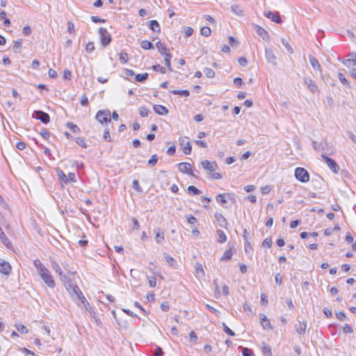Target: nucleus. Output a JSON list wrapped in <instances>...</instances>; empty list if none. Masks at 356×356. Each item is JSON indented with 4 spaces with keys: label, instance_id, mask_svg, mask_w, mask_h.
Masks as SVG:
<instances>
[{
    "label": "nucleus",
    "instance_id": "obj_1",
    "mask_svg": "<svg viewBox=\"0 0 356 356\" xmlns=\"http://www.w3.org/2000/svg\"><path fill=\"white\" fill-rule=\"evenodd\" d=\"M33 265L38 270V273L45 283L49 288H54L56 286L55 281L50 271L42 264L41 261L38 259L33 261Z\"/></svg>",
    "mask_w": 356,
    "mask_h": 356
},
{
    "label": "nucleus",
    "instance_id": "obj_2",
    "mask_svg": "<svg viewBox=\"0 0 356 356\" xmlns=\"http://www.w3.org/2000/svg\"><path fill=\"white\" fill-rule=\"evenodd\" d=\"M202 168L206 170L209 175L210 177L214 179H220L222 176L218 172H215L218 168V165L215 161H209L208 160H204L201 162Z\"/></svg>",
    "mask_w": 356,
    "mask_h": 356
},
{
    "label": "nucleus",
    "instance_id": "obj_3",
    "mask_svg": "<svg viewBox=\"0 0 356 356\" xmlns=\"http://www.w3.org/2000/svg\"><path fill=\"white\" fill-rule=\"evenodd\" d=\"M95 119L102 124H107L111 122V113L108 109L99 111L95 116Z\"/></svg>",
    "mask_w": 356,
    "mask_h": 356
},
{
    "label": "nucleus",
    "instance_id": "obj_4",
    "mask_svg": "<svg viewBox=\"0 0 356 356\" xmlns=\"http://www.w3.org/2000/svg\"><path fill=\"white\" fill-rule=\"evenodd\" d=\"M295 177L302 183H306L309 180V172L303 168H297L295 170Z\"/></svg>",
    "mask_w": 356,
    "mask_h": 356
},
{
    "label": "nucleus",
    "instance_id": "obj_5",
    "mask_svg": "<svg viewBox=\"0 0 356 356\" xmlns=\"http://www.w3.org/2000/svg\"><path fill=\"white\" fill-rule=\"evenodd\" d=\"M99 34L100 35L101 44L104 47L108 45L111 42V35L108 31L103 27H100L99 29Z\"/></svg>",
    "mask_w": 356,
    "mask_h": 356
},
{
    "label": "nucleus",
    "instance_id": "obj_6",
    "mask_svg": "<svg viewBox=\"0 0 356 356\" xmlns=\"http://www.w3.org/2000/svg\"><path fill=\"white\" fill-rule=\"evenodd\" d=\"M65 287L70 295L73 299H76L79 295H81V291L79 289V286L73 283H69L65 284Z\"/></svg>",
    "mask_w": 356,
    "mask_h": 356
},
{
    "label": "nucleus",
    "instance_id": "obj_7",
    "mask_svg": "<svg viewBox=\"0 0 356 356\" xmlns=\"http://www.w3.org/2000/svg\"><path fill=\"white\" fill-rule=\"evenodd\" d=\"M180 145L182 147L183 152L185 154L189 155L191 153V145L188 137L179 138Z\"/></svg>",
    "mask_w": 356,
    "mask_h": 356
},
{
    "label": "nucleus",
    "instance_id": "obj_8",
    "mask_svg": "<svg viewBox=\"0 0 356 356\" xmlns=\"http://www.w3.org/2000/svg\"><path fill=\"white\" fill-rule=\"evenodd\" d=\"M322 159L324 160V161L326 163L327 166L330 168V169L334 173H337L339 171V166L336 161L333 160L332 159L327 156L324 154H321Z\"/></svg>",
    "mask_w": 356,
    "mask_h": 356
},
{
    "label": "nucleus",
    "instance_id": "obj_9",
    "mask_svg": "<svg viewBox=\"0 0 356 356\" xmlns=\"http://www.w3.org/2000/svg\"><path fill=\"white\" fill-rule=\"evenodd\" d=\"M33 118L40 120L44 124H47L50 121V117L48 113L42 111H36L33 113Z\"/></svg>",
    "mask_w": 356,
    "mask_h": 356
},
{
    "label": "nucleus",
    "instance_id": "obj_10",
    "mask_svg": "<svg viewBox=\"0 0 356 356\" xmlns=\"http://www.w3.org/2000/svg\"><path fill=\"white\" fill-rule=\"evenodd\" d=\"M51 268L58 274L62 282H67V277L63 273L59 264L55 261H51Z\"/></svg>",
    "mask_w": 356,
    "mask_h": 356
},
{
    "label": "nucleus",
    "instance_id": "obj_11",
    "mask_svg": "<svg viewBox=\"0 0 356 356\" xmlns=\"http://www.w3.org/2000/svg\"><path fill=\"white\" fill-rule=\"evenodd\" d=\"M265 57L267 61L273 66L277 65V58L271 49H265Z\"/></svg>",
    "mask_w": 356,
    "mask_h": 356
},
{
    "label": "nucleus",
    "instance_id": "obj_12",
    "mask_svg": "<svg viewBox=\"0 0 356 356\" xmlns=\"http://www.w3.org/2000/svg\"><path fill=\"white\" fill-rule=\"evenodd\" d=\"M349 58L343 60V64L348 68L356 67V54L352 53L348 56Z\"/></svg>",
    "mask_w": 356,
    "mask_h": 356
},
{
    "label": "nucleus",
    "instance_id": "obj_13",
    "mask_svg": "<svg viewBox=\"0 0 356 356\" xmlns=\"http://www.w3.org/2000/svg\"><path fill=\"white\" fill-rule=\"evenodd\" d=\"M304 83L307 86L308 89L313 93L318 92V88L315 82L310 78L305 77Z\"/></svg>",
    "mask_w": 356,
    "mask_h": 356
},
{
    "label": "nucleus",
    "instance_id": "obj_14",
    "mask_svg": "<svg viewBox=\"0 0 356 356\" xmlns=\"http://www.w3.org/2000/svg\"><path fill=\"white\" fill-rule=\"evenodd\" d=\"M12 267L10 264L3 260H0V273L6 275H9L11 273Z\"/></svg>",
    "mask_w": 356,
    "mask_h": 356
},
{
    "label": "nucleus",
    "instance_id": "obj_15",
    "mask_svg": "<svg viewBox=\"0 0 356 356\" xmlns=\"http://www.w3.org/2000/svg\"><path fill=\"white\" fill-rule=\"evenodd\" d=\"M253 26L254 31L264 40H269V35L264 29L257 24H254Z\"/></svg>",
    "mask_w": 356,
    "mask_h": 356
},
{
    "label": "nucleus",
    "instance_id": "obj_16",
    "mask_svg": "<svg viewBox=\"0 0 356 356\" xmlns=\"http://www.w3.org/2000/svg\"><path fill=\"white\" fill-rule=\"evenodd\" d=\"M178 169L179 170L185 174L191 175L192 174V166L188 163H180L178 164Z\"/></svg>",
    "mask_w": 356,
    "mask_h": 356
},
{
    "label": "nucleus",
    "instance_id": "obj_17",
    "mask_svg": "<svg viewBox=\"0 0 356 356\" xmlns=\"http://www.w3.org/2000/svg\"><path fill=\"white\" fill-rule=\"evenodd\" d=\"M264 15L277 24H279L282 22L281 17L278 13L268 11L265 12Z\"/></svg>",
    "mask_w": 356,
    "mask_h": 356
},
{
    "label": "nucleus",
    "instance_id": "obj_18",
    "mask_svg": "<svg viewBox=\"0 0 356 356\" xmlns=\"http://www.w3.org/2000/svg\"><path fill=\"white\" fill-rule=\"evenodd\" d=\"M214 217H215L216 220L218 222V224L220 227L227 228L228 222H227L226 218L222 216V213L216 212L214 214Z\"/></svg>",
    "mask_w": 356,
    "mask_h": 356
},
{
    "label": "nucleus",
    "instance_id": "obj_19",
    "mask_svg": "<svg viewBox=\"0 0 356 356\" xmlns=\"http://www.w3.org/2000/svg\"><path fill=\"white\" fill-rule=\"evenodd\" d=\"M155 241L158 244H161L164 241V233L161 228H156L154 229Z\"/></svg>",
    "mask_w": 356,
    "mask_h": 356
},
{
    "label": "nucleus",
    "instance_id": "obj_20",
    "mask_svg": "<svg viewBox=\"0 0 356 356\" xmlns=\"http://www.w3.org/2000/svg\"><path fill=\"white\" fill-rule=\"evenodd\" d=\"M0 240L3 243V244L8 248H10L12 247V243L8 238L6 236L1 227H0Z\"/></svg>",
    "mask_w": 356,
    "mask_h": 356
},
{
    "label": "nucleus",
    "instance_id": "obj_21",
    "mask_svg": "<svg viewBox=\"0 0 356 356\" xmlns=\"http://www.w3.org/2000/svg\"><path fill=\"white\" fill-rule=\"evenodd\" d=\"M295 328L298 334H303L305 333L307 329V323L305 322L298 321V323L295 325Z\"/></svg>",
    "mask_w": 356,
    "mask_h": 356
},
{
    "label": "nucleus",
    "instance_id": "obj_22",
    "mask_svg": "<svg viewBox=\"0 0 356 356\" xmlns=\"http://www.w3.org/2000/svg\"><path fill=\"white\" fill-rule=\"evenodd\" d=\"M154 111L161 115H164L168 113V108L162 105H154Z\"/></svg>",
    "mask_w": 356,
    "mask_h": 356
},
{
    "label": "nucleus",
    "instance_id": "obj_23",
    "mask_svg": "<svg viewBox=\"0 0 356 356\" xmlns=\"http://www.w3.org/2000/svg\"><path fill=\"white\" fill-rule=\"evenodd\" d=\"M259 318H260V323L264 329H266L268 327L272 329L270 321L268 320V318L266 317V316L265 314H261L259 315Z\"/></svg>",
    "mask_w": 356,
    "mask_h": 356
},
{
    "label": "nucleus",
    "instance_id": "obj_24",
    "mask_svg": "<svg viewBox=\"0 0 356 356\" xmlns=\"http://www.w3.org/2000/svg\"><path fill=\"white\" fill-rule=\"evenodd\" d=\"M163 257L167 262V264L174 268H177V261H175V259L171 257L170 254H168V253H163Z\"/></svg>",
    "mask_w": 356,
    "mask_h": 356
},
{
    "label": "nucleus",
    "instance_id": "obj_25",
    "mask_svg": "<svg viewBox=\"0 0 356 356\" xmlns=\"http://www.w3.org/2000/svg\"><path fill=\"white\" fill-rule=\"evenodd\" d=\"M309 60L311 65L312 66V67L314 68V70L321 71V65H320L318 60L316 58H314L312 55H309Z\"/></svg>",
    "mask_w": 356,
    "mask_h": 356
},
{
    "label": "nucleus",
    "instance_id": "obj_26",
    "mask_svg": "<svg viewBox=\"0 0 356 356\" xmlns=\"http://www.w3.org/2000/svg\"><path fill=\"white\" fill-rule=\"evenodd\" d=\"M88 312L90 317L94 320L97 325H101V321L99 318L97 317L95 310L92 307H89Z\"/></svg>",
    "mask_w": 356,
    "mask_h": 356
},
{
    "label": "nucleus",
    "instance_id": "obj_27",
    "mask_svg": "<svg viewBox=\"0 0 356 356\" xmlns=\"http://www.w3.org/2000/svg\"><path fill=\"white\" fill-rule=\"evenodd\" d=\"M149 27L152 31L155 33H160L161 31L160 25L156 20L153 19L149 21Z\"/></svg>",
    "mask_w": 356,
    "mask_h": 356
},
{
    "label": "nucleus",
    "instance_id": "obj_28",
    "mask_svg": "<svg viewBox=\"0 0 356 356\" xmlns=\"http://www.w3.org/2000/svg\"><path fill=\"white\" fill-rule=\"evenodd\" d=\"M234 246L230 247L229 250H227L225 252L224 254L221 257V260L222 261L229 260L232 258V257L234 254Z\"/></svg>",
    "mask_w": 356,
    "mask_h": 356
},
{
    "label": "nucleus",
    "instance_id": "obj_29",
    "mask_svg": "<svg viewBox=\"0 0 356 356\" xmlns=\"http://www.w3.org/2000/svg\"><path fill=\"white\" fill-rule=\"evenodd\" d=\"M216 234L218 236V242L220 243H224L227 241V236L225 232L221 229H218L216 231Z\"/></svg>",
    "mask_w": 356,
    "mask_h": 356
},
{
    "label": "nucleus",
    "instance_id": "obj_30",
    "mask_svg": "<svg viewBox=\"0 0 356 356\" xmlns=\"http://www.w3.org/2000/svg\"><path fill=\"white\" fill-rule=\"evenodd\" d=\"M57 175L60 181L63 182L64 184L69 183V179H67V175H65L63 170H58Z\"/></svg>",
    "mask_w": 356,
    "mask_h": 356
},
{
    "label": "nucleus",
    "instance_id": "obj_31",
    "mask_svg": "<svg viewBox=\"0 0 356 356\" xmlns=\"http://www.w3.org/2000/svg\"><path fill=\"white\" fill-rule=\"evenodd\" d=\"M187 191L188 194L192 195H197L201 193V191H200L197 188L194 186H189L187 188Z\"/></svg>",
    "mask_w": 356,
    "mask_h": 356
},
{
    "label": "nucleus",
    "instance_id": "obj_32",
    "mask_svg": "<svg viewBox=\"0 0 356 356\" xmlns=\"http://www.w3.org/2000/svg\"><path fill=\"white\" fill-rule=\"evenodd\" d=\"M156 46L158 49V51L162 54V55H165V54H167L165 52V51L167 50V48H166V45L162 42H161L160 41H158L156 43Z\"/></svg>",
    "mask_w": 356,
    "mask_h": 356
},
{
    "label": "nucleus",
    "instance_id": "obj_33",
    "mask_svg": "<svg viewBox=\"0 0 356 356\" xmlns=\"http://www.w3.org/2000/svg\"><path fill=\"white\" fill-rule=\"evenodd\" d=\"M66 126L67 128H69L72 132L73 133H79L80 132V129L79 127L74 124L73 122H67V124H66Z\"/></svg>",
    "mask_w": 356,
    "mask_h": 356
},
{
    "label": "nucleus",
    "instance_id": "obj_34",
    "mask_svg": "<svg viewBox=\"0 0 356 356\" xmlns=\"http://www.w3.org/2000/svg\"><path fill=\"white\" fill-rule=\"evenodd\" d=\"M22 39H19L16 41H14V44H13V51L15 52V53H19L20 52V49L22 48Z\"/></svg>",
    "mask_w": 356,
    "mask_h": 356
},
{
    "label": "nucleus",
    "instance_id": "obj_35",
    "mask_svg": "<svg viewBox=\"0 0 356 356\" xmlns=\"http://www.w3.org/2000/svg\"><path fill=\"white\" fill-rule=\"evenodd\" d=\"M171 93L174 95H179L181 96L188 97L190 95V92L188 90H173L170 91Z\"/></svg>",
    "mask_w": 356,
    "mask_h": 356
},
{
    "label": "nucleus",
    "instance_id": "obj_36",
    "mask_svg": "<svg viewBox=\"0 0 356 356\" xmlns=\"http://www.w3.org/2000/svg\"><path fill=\"white\" fill-rule=\"evenodd\" d=\"M148 76L147 73L138 74L135 76V79L137 82L143 83L147 79Z\"/></svg>",
    "mask_w": 356,
    "mask_h": 356
},
{
    "label": "nucleus",
    "instance_id": "obj_37",
    "mask_svg": "<svg viewBox=\"0 0 356 356\" xmlns=\"http://www.w3.org/2000/svg\"><path fill=\"white\" fill-rule=\"evenodd\" d=\"M140 47H141V48H143L144 49H154L153 44L150 41H148V40H143V41H141Z\"/></svg>",
    "mask_w": 356,
    "mask_h": 356
},
{
    "label": "nucleus",
    "instance_id": "obj_38",
    "mask_svg": "<svg viewBox=\"0 0 356 356\" xmlns=\"http://www.w3.org/2000/svg\"><path fill=\"white\" fill-rule=\"evenodd\" d=\"M171 58H172L171 54H170V53L165 54V55H164V62H165V65L168 67V70L170 71H172V69L171 65H170Z\"/></svg>",
    "mask_w": 356,
    "mask_h": 356
},
{
    "label": "nucleus",
    "instance_id": "obj_39",
    "mask_svg": "<svg viewBox=\"0 0 356 356\" xmlns=\"http://www.w3.org/2000/svg\"><path fill=\"white\" fill-rule=\"evenodd\" d=\"M232 11L237 15H243V9L238 5H233L231 6Z\"/></svg>",
    "mask_w": 356,
    "mask_h": 356
},
{
    "label": "nucleus",
    "instance_id": "obj_40",
    "mask_svg": "<svg viewBox=\"0 0 356 356\" xmlns=\"http://www.w3.org/2000/svg\"><path fill=\"white\" fill-rule=\"evenodd\" d=\"M203 71L205 75L209 79L213 78L215 76V72L211 68L205 67Z\"/></svg>",
    "mask_w": 356,
    "mask_h": 356
},
{
    "label": "nucleus",
    "instance_id": "obj_41",
    "mask_svg": "<svg viewBox=\"0 0 356 356\" xmlns=\"http://www.w3.org/2000/svg\"><path fill=\"white\" fill-rule=\"evenodd\" d=\"M158 161V156L156 154H153L151 158L148 160L147 163L150 167L154 166Z\"/></svg>",
    "mask_w": 356,
    "mask_h": 356
},
{
    "label": "nucleus",
    "instance_id": "obj_42",
    "mask_svg": "<svg viewBox=\"0 0 356 356\" xmlns=\"http://www.w3.org/2000/svg\"><path fill=\"white\" fill-rule=\"evenodd\" d=\"M200 33L202 35L209 37L211 33V31L209 26H204L201 29Z\"/></svg>",
    "mask_w": 356,
    "mask_h": 356
},
{
    "label": "nucleus",
    "instance_id": "obj_43",
    "mask_svg": "<svg viewBox=\"0 0 356 356\" xmlns=\"http://www.w3.org/2000/svg\"><path fill=\"white\" fill-rule=\"evenodd\" d=\"M15 327L17 331L22 334H27L29 332L27 327L22 324H17Z\"/></svg>",
    "mask_w": 356,
    "mask_h": 356
},
{
    "label": "nucleus",
    "instance_id": "obj_44",
    "mask_svg": "<svg viewBox=\"0 0 356 356\" xmlns=\"http://www.w3.org/2000/svg\"><path fill=\"white\" fill-rule=\"evenodd\" d=\"M313 147L316 151H323L324 149V146L322 143H318L317 141H313Z\"/></svg>",
    "mask_w": 356,
    "mask_h": 356
},
{
    "label": "nucleus",
    "instance_id": "obj_45",
    "mask_svg": "<svg viewBox=\"0 0 356 356\" xmlns=\"http://www.w3.org/2000/svg\"><path fill=\"white\" fill-rule=\"evenodd\" d=\"M224 332L231 337L235 336V333L225 323H222Z\"/></svg>",
    "mask_w": 356,
    "mask_h": 356
},
{
    "label": "nucleus",
    "instance_id": "obj_46",
    "mask_svg": "<svg viewBox=\"0 0 356 356\" xmlns=\"http://www.w3.org/2000/svg\"><path fill=\"white\" fill-rule=\"evenodd\" d=\"M76 143L83 148L87 147V144L83 137H78L76 138Z\"/></svg>",
    "mask_w": 356,
    "mask_h": 356
},
{
    "label": "nucleus",
    "instance_id": "obj_47",
    "mask_svg": "<svg viewBox=\"0 0 356 356\" xmlns=\"http://www.w3.org/2000/svg\"><path fill=\"white\" fill-rule=\"evenodd\" d=\"M242 355L243 356H255L253 351L248 348H243Z\"/></svg>",
    "mask_w": 356,
    "mask_h": 356
},
{
    "label": "nucleus",
    "instance_id": "obj_48",
    "mask_svg": "<svg viewBox=\"0 0 356 356\" xmlns=\"http://www.w3.org/2000/svg\"><path fill=\"white\" fill-rule=\"evenodd\" d=\"M226 195L225 193L223 194H219L216 196V201L220 204H225L227 202V200L225 199Z\"/></svg>",
    "mask_w": 356,
    "mask_h": 356
},
{
    "label": "nucleus",
    "instance_id": "obj_49",
    "mask_svg": "<svg viewBox=\"0 0 356 356\" xmlns=\"http://www.w3.org/2000/svg\"><path fill=\"white\" fill-rule=\"evenodd\" d=\"M119 60L121 63H126L128 60V54L126 52H121Z\"/></svg>",
    "mask_w": 356,
    "mask_h": 356
},
{
    "label": "nucleus",
    "instance_id": "obj_50",
    "mask_svg": "<svg viewBox=\"0 0 356 356\" xmlns=\"http://www.w3.org/2000/svg\"><path fill=\"white\" fill-rule=\"evenodd\" d=\"M139 111L140 116L143 118L147 117L148 115L149 110L146 106H140Z\"/></svg>",
    "mask_w": 356,
    "mask_h": 356
},
{
    "label": "nucleus",
    "instance_id": "obj_51",
    "mask_svg": "<svg viewBox=\"0 0 356 356\" xmlns=\"http://www.w3.org/2000/svg\"><path fill=\"white\" fill-rule=\"evenodd\" d=\"M281 42L289 53L292 54L293 52L292 47L284 38H282Z\"/></svg>",
    "mask_w": 356,
    "mask_h": 356
},
{
    "label": "nucleus",
    "instance_id": "obj_52",
    "mask_svg": "<svg viewBox=\"0 0 356 356\" xmlns=\"http://www.w3.org/2000/svg\"><path fill=\"white\" fill-rule=\"evenodd\" d=\"M80 103L83 106H87L88 105V99L86 94H83L81 96Z\"/></svg>",
    "mask_w": 356,
    "mask_h": 356
},
{
    "label": "nucleus",
    "instance_id": "obj_53",
    "mask_svg": "<svg viewBox=\"0 0 356 356\" xmlns=\"http://www.w3.org/2000/svg\"><path fill=\"white\" fill-rule=\"evenodd\" d=\"M272 243L273 242L271 238H266L262 243V245L264 248H270L272 246Z\"/></svg>",
    "mask_w": 356,
    "mask_h": 356
},
{
    "label": "nucleus",
    "instance_id": "obj_54",
    "mask_svg": "<svg viewBox=\"0 0 356 356\" xmlns=\"http://www.w3.org/2000/svg\"><path fill=\"white\" fill-rule=\"evenodd\" d=\"M132 184H133V188L134 190H136V191H138L139 193L143 192L142 188L140 186L138 180H136V179L134 180Z\"/></svg>",
    "mask_w": 356,
    "mask_h": 356
},
{
    "label": "nucleus",
    "instance_id": "obj_55",
    "mask_svg": "<svg viewBox=\"0 0 356 356\" xmlns=\"http://www.w3.org/2000/svg\"><path fill=\"white\" fill-rule=\"evenodd\" d=\"M184 31L186 37H189L193 34V29L191 26H184Z\"/></svg>",
    "mask_w": 356,
    "mask_h": 356
},
{
    "label": "nucleus",
    "instance_id": "obj_56",
    "mask_svg": "<svg viewBox=\"0 0 356 356\" xmlns=\"http://www.w3.org/2000/svg\"><path fill=\"white\" fill-rule=\"evenodd\" d=\"M153 70L155 71H159L161 74L165 73V68L163 66H161L160 65H155L152 67Z\"/></svg>",
    "mask_w": 356,
    "mask_h": 356
},
{
    "label": "nucleus",
    "instance_id": "obj_57",
    "mask_svg": "<svg viewBox=\"0 0 356 356\" xmlns=\"http://www.w3.org/2000/svg\"><path fill=\"white\" fill-rule=\"evenodd\" d=\"M95 49V45H94V43L93 42H88L87 43L86 46V51L88 53H91L94 51Z\"/></svg>",
    "mask_w": 356,
    "mask_h": 356
},
{
    "label": "nucleus",
    "instance_id": "obj_58",
    "mask_svg": "<svg viewBox=\"0 0 356 356\" xmlns=\"http://www.w3.org/2000/svg\"><path fill=\"white\" fill-rule=\"evenodd\" d=\"M336 316L341 321H343L346 320V315L343 312H337Z\"/></svg>",
    "mask_w": 356,
    "mask_h": 356
},
{
    "label": "nucleus",
    "instance_id": "obj_59",
    "mask_svg": "<svg viewBox=\"0 0 356 356\" xmlns=\"http://www.w3.org/2000/svg\"><path fill=\"white\" fill-rule=\"evenodd\" d=\"M263 353L266 355H271V348L269 346L265 345L262 348Z\"/></svg>",
    "mask_w": 356,
    "mask_h": 356
},
{
    "label": "nucleus",
    "instance_id": "obj_60",
    "mask_svg": "<svg viewBox=\"0 0 356 356\" xmlns=\"http://www.w3.org/2000/svg\"><path fill=\"white\" fill-rule=\"evenodd\" d=\"M338 78L339 81L344 85H348V81L342 73H339Z\"/></svg>",
    "mask_w": 356,
    "mask_h": 356
},
{
    "label": "nucleus",
    "instance_id": "obj_61",
    "mask_svg": "<svg viewBox=\"0 0 356 356\" xmlns=\"http://www.w3.org/2000/svg\"><path fill=\"white\" fill-rule=\"evenodd\" d=\"M161 308L164 312H168L170 309V305L168 301H164L161 304Z\"/></svg>",
    "mask_w": 356,
    "mask_h": 356
},
{
    "label": "nucleus",
    "instance_id": "obj_62",
    "mask_svg": "<svg viewBox=\"0 0 356 356\" xmlns=\"http://www.w3.org/2000/svg\"><path fill=\"white\" fill-rule=\"evenodd\" d=\"M67 177L69 179V182L75 183L76 181V176H75V174L74 172L68 173Z\"/></svg>",
    "mask_w": 356,
    "mask_h": 356
},
{
    "label": "nucleus",
    "instance_id": "obj_63",
    "mask_svg": "<svg viewBox=\"0 0 356 356\" xmlns=\"http://www.w3.org/2000/svg\"><path fill=\"white\" fill-rule=\"evenodd\" d=\"M72 72L69 70L65 69L63 72V79L70 80L71 79Z\"/></svg>",
    "mask_w": 356,
    "mask_h": 356
},
{
    "label": "nucleus",
    "instance_id": "obj_64",
    "mask_svg": "<svg viewBox=\"0 0 356 356\" xmlns=\"http://www.w3.org/2000/svg\"><path fill=\"white\" fill-rule=\"evenodd\" d=\"M187 221L190 224H195L197 222V218L193 215H189L187 216Z\"/></svg>",
    "mask_w": 356,
    "mask_h": 356
}]
</instances>
